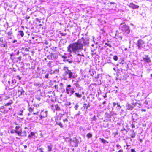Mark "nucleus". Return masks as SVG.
<instances>
[{
	"instance_id": "nucleus-1",
	"label": "nucleus",
	"mask_w": 152,
	"mask_h": 152,
	"mask_svg": "<svg viewBox=\"0 0 152 152\" xmlns=\"http://www.w3.org/2000/svg\"><path fill=\"white\" fill-rule=\"evenodd\" d=\"M88 43V40L82 38L76 42L70 44L67 48V51L70 53H73L76 54L83 49V46L87 45Z\"/></svg>"
},
{
	"instance_id": "nucleus-2",
	"label": "nucleus",
	"mask_w": 152,
	"mask_h": 152,
	"mask_svg": "<svg viewBox=\"0 0 152 152\" xmlns=\"http://www.w3.org/2000/svg\"><path fill=\"white\" fill-rule=\"evenodd\" d=\"M64 79L67 80H69L75 77L74 75L71 70H67L66 73H64Z\"/></svg>"
},
{
	"instance_id": "nucleus-3",
	"label": "nucleus",
	"mask_w": 152,
	"mask_h": 152,
	"mask_svg": "<svg viewBox=\"0 0 152 152\" xmlns=\"http://www.w3.org/2000/svg\"><path fill=\"white\" fill-rule=\"evenodd\" d=\"M120 28L121 29V30L127 34H129L130 32V30L129 26L126 25H123L121 24L120 25Z\"/></svg>"
},
{
	"instance_id": "nucleus-4",
	"label": "nucleus",
	"mask_w": 152,
	"mask_h": 152,
	"mask_svg": "<svg viewBox=\"0 0 152 152\" xmlns=\"http://www.w3.org/2000/svg\"><path fill=\"white\" fill-rule=\"evenodd\" d=\"M66 92L67 94H69L71 96L73 94L75 91L74 88H71V86L69 84L66 88Z\"/></svg>"
},
{
	"instance_id": "nucleus-5",
	"label": "nucleus",
	"mask_w": 152,
	"mask_h": 152,
	"mask_svg": "<svg viewBox=\"0 0 152 152\" xmlns=\"http://www.w3.org/2000/svg\"><path fill=\"white\" fill-rule=\"evenodd\" d=\"M137 44L139 49H141L143 48L145 46L144 42L141 40L138 41Z\"/></svg>"
},
{
	"instance_id": "nucleus-6",
	"label": "nucleus",
	"mask_w": 152,
	"mask_h": 152,
	"mask_svg": "<svg viewBox=\"0 0 152 152\" xmlns=\"http://www.w3.org/2000/svg\"><path fill=\"white\" fill-rule=\"evenodd\" d=\"M20 126H19L18 125L15 127V130L14 131L15 133H16L18 134L19 136H21V134H22V131H18V130L20 128Z\"/></svg>"
},
{
	"instance_id": "nucleus-7",
	"label": "nucleus",
	"mask_w": 152,
	"mask_h": 152,
	"mask_svg": "<svg viewBox=\"0 0 152 152\" xmlns=\"http://www.w3.org/2000/svg\"><path fill=\"white\" fill-rule=\"evenodd\" d=\"M128 6L129 7L132 8L133 9H135L139 8L138 6L135 5L133 3H130Z\"/></svg>"
},
{
	"instance_id": "nucleus-8",
	"label": "nucleus",
	"mask_w": 152,
	"mask_h": 152,
	"mask_svg": "<svg viewBox=\"0 0 152 152\" xmlns=\"http://www.w3.org/2000/svg\"><path fill=\"white\" fill-rule=\"evenodd\" d=\"M143 60L145 62L149 63L151 62V60L149 58L148 56H146L143 58Z\"/></svg>"
},
{
	"instance_id": "nucleus-9",
	"label": "nucleus",
	"mask_w": 152,
	"mask_h": 152,
	"mask_svg": "<svg viewBox=\"0 0 152 152\" xmlns=\"http://www.w3.org/2000/svg\"><path fill=\"white\" fill-rule=\"evenodd\" d=\"M4 107L1 106L0 108V112L3 113H7V111L4 110Z\"/></svg>"
},
{
	"instance_id": "nucleus-10",
	"label": "nucleus",
	"mask_w": 152,
	"mask_h": 152,
	"mask_svg": "<svg viewBox=\"0 0 152 152\" xmlns=\"http://www.w3.org/2000/svg\"><path fill=\"white\" fill-rule=\"evenodd\" d=\"M44 115H42V114H40V119H42V118H45L47 116V112L46 111H45L44 112Z\"/></svg>"
},
{
	"instance_id": "nucleus-11",
	"label": "nucleus",
	"mask_w": 152,
	"mask_h": 152,
	"mask_svg": "<svg viewBox=\"0 0 152 152\" xmlns=\"http://www.w3.org/2000/svg\"><path fill=\"white\" fill-rule=\"evenodd\" d=\"M126 107L127 109L129 110H132L133 107L129 104H127L126 105Z\"/></svg>"
},
{
	"instance_id": "nucleus-12",
	"label": "nucleus",
	"mask_w": 152,
	"mask_h": 152,
	"mask_svg": "<svg viewBox=\"0 0 152 152\" xmlns=\"http://www.w3.org/2000/svg\"><path fill=\"white\" fill-rule=\"evenodd\" d=\"M52 145L51 144L50 145H48L47 146L48 147V151L49 152L51 151L52 148Z\"/></svg>"
},
{
	"instance_id": "nucleus-13",
	"label": "nucleus",
	"mask_w": 152,
	"mask_h": 152,
	"mask_svg": "<svg viewBox=\"0 0 152 152\" xmlns=\"http://www.w3.org/2000/svg\"><path fill=\"white\" fill-rule=\"evenodd\" d=\"M35 134V133L33 132H31L30 134L28 136V138H32V136H34Z\"/></svg>"
},
{
	"instance_id": "nucleus-14",
	"label": "nucleus",
	"mask_w": 152,
	"mask_h": 152,
	"mask_svg": "<svg viewBox=\"0 0 152 152\" xmlns=\"http://www.w3.org/2000/svg\"><path fill=\"white\" fill-rule=\"evenodd\" d=\"M75 95L78 98H80L82 96V95L81 94H79L78 93H75Z\"/></svg>"
},
{
	"instance_id": "nucleus-15",
	"label": "nucleus",
	"mask_w": 152,
	"mask_h": 152,
	"mask_svg": "<svg viewBox=\"0 0 152 152\" xmlns=\"http://www.w3.org/2000/svg\"><path fill=\"white\" fill-rule=\"evenodd\" d=\"M23 133L24 134H23L22 135L21 134L20 136H22V137H26V136L27 134H26V131H23Z\"/></svg>"
},
{
	"instance_id": "nucleus-16",
	"label": "nucleus",
	"mask_w": 152,
	"mask_h": 152,
	"mask_svg": "<svg viewBox=\"0 0 152 152\" xmlns=\"http://www.w3.org/2000/svg\"><path fill=\"white\" fill-rule=\"evenodd\" d=\"M19 32L20 33V35L22 37L24 36V33L23 31H19Z\"/></svg>"
},
{
	"instance_id": "nucleus-17",
	"label": "nucleus",
	"mask_w": 152,
	"mask_h": 152,
	"mask_svg": "<svg viewBox=\"0 0 152 152\" xmlns=\"http://www.w3.org/2000/svg\"><path fill=\"white\" fill-rule=\"evenodd\" d=\"M51 56L52 58H56V55L55 54H51Z\"/></svg>"
},
{
	"instance_id": "nucleus-18",
	"label": "nucleus",
	"mask_w": 152,
	"mask_h": 152,
	"mask_svg": "<svg viewBox=\"0 0 152 152\" xmlns=\"http://www.w3.org/2000/svg\"><path fill=\"white\" fill-rule=\"evenodd\" d=\"M23 92H24L23 90V89H21V90H19L18 91V93L20 95H21L22 94Z\"/></svg>"
},
{
	"instance_id": "nucleus-19",
	"label": "nucleus",
	"mask_w": 152,
	"mask_h": 152,
	"mask_svg": "<svg viewBox=\"0 0 152 152\" xmlns=\"http://www.w3.org/2000/svg\"><path fill=\"white\" fill-rule=\"evenodd\" d=\"M92 135L90 133H88L87 135V137L88 138H91L92 137Z\"/></svg>"
},
{
	"instance_id": "nucleus-20",
	"label": "nucleus",
	"mask_w": 152,
	"mask_h": 152,
	"mask_svg": "<svg viewBox=\"0 0 152 152\" xmlns=\"http://www.w3.org/2000/svg\"><path fill=\"white\" fill-rule=\"evenodd\" d=\"M72 56V55L71 54L69 55V56H67L66 55H65V56H63V57H64V58H70Z\"/></svg>"
},
{
	"instance_id": "nucleus-21",
	"label": "nucleus",
	"mask_w": 152,
	"mask_h": 152,
	"mask_svg": "<svg viewBox=\"0 0 152 152\" xmlns=\"http://www.w3.org/2000/svg\"><path fill=\"white\" fill-rule=\"evenodd\" d=\"M12 103V101H10L8 103H6L5 104V106H9Z\"/></svg>"
},
{
	"instance_id": "nucleus-22",
	"label": "nucleus",
	"mask_w": 152,
	"mask_h": 152,
	"mask_svg": "<svg viewBox=\"0 0 152 152\" xmlns=\"http://www.w3.org/2000/svg\"><path fill=\"white\" fill-rule=\"evenodd\" d=\"M113 59L114 60H115V61H116L118 59V57L116 56H113Z\"/></svg>"
},
{
	"instance_id": "nucleus-23",
	"label": "nucleus",
	"mask_w": 152,
	"mask_h": 152,
	"mask_svg": "<svg viewBox=\"0 0 152 152\" xmlns=\"http://www.w3.org/2000/svg\"><path fill=\"white\" fill-rule=\"evenodd\" d=\"M56 124L58 125H59L61 127V128H62L63 127V125L61 123H56Z\"/></svg>"
},
{
	"instance_id": "nucleus-24",
	"label": "nucleus",
	"mask_w": 152,
	"mask_h": 152,
	"mask_svg": "<svg viewBox=\"0 0 152 152\" xmlns=\"http://www.w3.org/2000/svg\"><path fill=\"white\" fill-rule=\"evenodd\" d=\"M7 35L9 37H10L12 34V33L11 31L8 32L7 33Z\"/></svg>"
},
{
	"instance_id": "nucleus-25",
	"label": "nucleus",
	"mask_w": 152,
	"mask_h": 152,
	"mask_svg": "<svg viewBox=\"0 0 152 152\" xmlns=\"http://www.w3.org/2000/svg\"><path fill=\"white\" fill-rule=\"evenodd\" d=\"M63 69L65 71L64 73H66L67 70H69L68 69V68L67 67H64Z\"/></svg>"
},
{
	"instance_id": "nucleus-26",
	"label": "nucleus",
	"mask_w": 152,
	"mask_h": 152,
	"mask_svg": "<svg viewBox=\"0 0 152 152\" xmlns=\"http://www.w3.org/2000/svg\"><path fill=\"white\" fill-rule=\"evenodd\" d=\"M78 107V105L77 104H76V105L75 106V109L76 110H77Z\"/></svg>"
},
{
	"instance_id": "nucleus-27",
	"label": "nucleus",
	"mask_w": 152,
	"mask_h": 152,
	"mask_svg": "<svg viewBox=\"0 0 152 152\" xmlns=\"http://www.w3.org/2000/svg\"><path fill=\"white\" fill-rule=\"evenodd\" d=\"M101 141L103 143H105L106 142V141L104 139H101Z\"/></svg>"
},
{
	"instance_id": "nucleus-28",
	"label": "nucleus",
	"mask_w": 152,
	"mask_h": 152,
	"mask_svg": "<svg viewBox=\"0 0 152 152\" xmlns=\"http://www.w3.org/2000/svg\"><path fill=\"white\" fill-rule=\"evenodd\" d=\"M23 112V111H20V112L18 113V115H22Z\"/></svg>"
},
{
	"instance_id": "nucleus-29",
	"label": "nucleus",
	"mask_w": 152,
	"mask_h": 152,
	"mask_svg": "<svg viewBox=\"0 0 152 152\" xmlns=\"http://www.w3.org/2000/svg\"><path fill=\"white\" fill-rule=\"evenodd\" d=\"M4 41V39L3 37H1L0 38V42H3Z\"/></svg>"
},
{
	"instance_id": "nucleus-30",
	"label": "nucleus",
	"mask_w": 152,
	"mask_h": 152,
	"mask_svg": "<svg viewBox=\"0 0 152 152\" xmlns=\"http://www.w3.org/2000/svg\"><path fill=\"white\" fill-rule=\"evenodd\" d=\"M116 147L118 148V149L120 148H121V146L119 144L116 145Z\"/></svg>"
},
{
	"instance_id": "nucleus-31",
	"label": "nucleus",
	"mask_w": 152,
	"mask_h": 152,
	"mask_svg": "<svg viewBox=\"0 0 152 152\" xmlns=\"http://www.w3.org/2000/svg\"><path fill=\"white\" fill-rule=\"evenodd\" d=\"M75 86H76V87L79 88V87H80L79 85L77 83H76L75 84Z\"/></svg>"
},
{
	"instance_id": "nucleus-32",
	"label": "nucleus",
	"mask_w": 152,
	"mask_h": 152,
	"mask_svg": "<svg viewBox=\"0 0 152 152\" xmlns=\"http://www.w3.org/2000/svg\"><path fill=\"white\" fill-rule=\"evenodd\" d=\"M7 45L6 44H2L1 46H2L3 47H6L7 46Z\"/></svg>"
},
{
	"instance_id": "nucleus-33",
	"label": "nucleus",
	"mask_w": 152,
	"mask_h": 152,
	"mask_svg": "<svg viewBox=\"0 0 152 152\" xmlns=\"http://www.w3.org/2000/svg\"><path fill=\"white\" fill-rule=\"evenodd\" d=\"M29 110V111L30 112H31L32 111H33V109L31 108V107H30L29 108V109H28Z\"/></svg>"
},
{
	"instance_id": "nucleus-34",
	"label": "nucleus",
	"mask_w": 152,
	"mask_h": 152,
	"mask_svg": "<svg viewBox=\"0 0 152 152\" xmlns=\"http://www.w3.org/2000/svg\"><path fill=\"white\" fill-rule=\"evenodd\" d=\"M49 75V74H47L45 76V77L46 78H48V76Z\"/></svg>"
},
{
	"instance_id": "nucleus-35",
	"label": "nucleus",
	"mask_w": 152,
	"mask_h": 152,
	"mask_svg": "<svg viewBox=\"0 0 152 152\" xmlns=\"http://www.w3.org/2000/svg\"><path fill=\"white\" fill-rule=\"evenodd\" d=\"M11 109V108H9L8 109H6V108H4V110H6V111H7V112L8 111V110H10V109Z\"/></svg>"
},
{
	"instance_id": "nucleus-36",
	"label": "nucleus",
	"mask_w": 152,
	"mask_h": 152,
	"mask_svg": "<svg viewBox=\"0 0 152 152\" xmlns=\"http://www.w3.org/2000/svg\"><path fill=\"white\" fill-rule=\"evenodd\" d=\"M131 152H136V151L135 150L133 149H131Z\"/></svg>"
},
{
	"instance_id": "nucleus-37",
	"label": "nucleus",
	"mask_w": 152,
	"mask_h": 152,
	"mask_svg": "<svg viewBox=\"0 0 152 152\" xmlns=\"http://www.w3.org/2000/svg\"><path fill=\"white\" fill-rule=\"evenodd\" d=\"M117 107H119V109H120L121 108V107L120 106V105L118 104V103H117Z\"/></svg>"
},
{
	"instance_id": "nucleus-38",
	"label": "nucleus",
	"mask_w": 152,
	"mask_h": 152,
	"mask_svg": "<svg viewBox=\"0 0 152 152\" xmlns=\"http://www.w3.org/2000/svg\"><path fill=\"white\" fill-rule=\"evenodd\" d=\"M63 121L64 122H67L68 120L67 119H65L63 120Z\"/></svg>"
},
{
	"instance_id": "nucleus-39",
	"label": "nucleus",
	"mask_w": 152,
	"mask_h": 152,
	"mask_svg": "<svg viewBox=\"0 0 152 152\" xmlns=\"http://www.w3.org/2000/svg\"><path fill=\"white\" fill-rule=\"evenodd\" d=\"M116 104H117V103H116L115 102H113V106L114 107H115V105H116Z\"/></svg>"
},
{
	"instance_id": "nucleus-40",
	"label": "nucleus",
	"mask_w": 152,
	"mask_h": 152,
	"mask_svg": "<svg viewBox=\"0 0 152 152\" xmlns=\"http://www.w3.org/2000/svg\"><path fill=\"white\" fill-rule=\"evenodd\" d=\"M44 112H43V110H42L41 114H42V115H44Z\"/></svg>"
},
{
	"instance_id": "nucleus-41",
	"label": "nucleus",
	"mask_w": 152,
	"mask_h": 152,
	"mask_svg": "<svg viewBox=\"0 0 152 152\" xmlns=\"http://www.w3.org/2000/svg\"><path fill=\"white\" fill-rule=\"evenodd\" d=\"M30 18V17L29 16H27L26 17L25 19H29Z\"/></svg>"
},
{
	"instance_id": "nucleus-42",
	"label": "nucleus",
	"mask_w": 152,
	"mask_h": 152,
	"mask_svg": "<svg viewBox=\"0 0 152 152\" xmlns=\"http://www.w3.org/2000/svg\"><path fill=\"white\" fill-rule=\"evenodd\" d=\"M145 103L147 104H148V101L146 100L145 102Z\"/></svg>"
},
{
	"instance_id": "nucleus-43",
	"label": "nucleus",
	"mask_w": 152,
	"mask_h": 152,
	"mask_svg": "<svg viewBox=\"0 0 152 152\" xmlns=\"http://www.w3.org/2000/svg\"><path fill=\"white\" fill-rule=\"evenodd\" d=\"M39 113V112L38 111L37 112H36V113H34L33 114H36V115H37L38 114V113Z\"/></svg>"
},
{
	"instance_id": "nucleus-44",
	"label": "nucleus",
	"mask_w": 152,
	"mask_h": 152,
	"mask_svg": "<svg viewBox=\"0 0 152 152\" xmlns=\"http://www.w3.org/2000/svg\"><path fill=\"white\" fill-rule=\"evenodd\" d=\"M56 106H57V107H56V109L57 110H59V107H58V106H57V105H56Z\"/></svg>"
},
{
	"instance_id": "nucleus-45",
	"label": "nucleus",
	"mask_w": 152,
	"mask_h": 152,
	"mask_svg": "<svg viewBox=\"0 0 152 152\" xmlns=\"http://www.w3.org/2000/svg\"><path fill=\"white\" fill-rule=\"evenodd\" d=\"M14 131H15V130H12V131H11V133H15Z\"/></svg>"
},
{
	"instance_id": "nucleus-46",
	"label": "nucleus",
	"mask_w": 152,
	"mask_h": 152,
	"mask_svg": "<svg viewBox=\"0 0 152 152\" xmlns=\"http://www.w3.org/2000/svg\"><path fill=\"white\" fill-rule=\"evenodd\" d=\"M17 42V40H14L13 41V43H14L15 42Z\"/></svg>"
},
{
	"instance_id": "nucleus-47",
	"label": "nucleus",
	"mask_w": 152,
	"mask_h": 152,
	"mask_svg": "<svg viewBox=\"0 0 152 152\" xmlns=\"http://www.w3.org/2000/svg\"><path fill=\"white\" fill-rule=\"evenodd\" d=\"M118 152H123V151L121 149H120L118 151Z\"/></svg>"
},
{
	"instance_id": "nucleus-48",
	"label": "nucleus",
	"mask_w": 152,
	"mask_h": 152,
	"mask_svg": "<svg viewBox=\"0 0 152 152\" xmlns=\"http://www.w3.org/2000/svg\"><path fill=\"white\" fill-rule=\"evenodd\" d=\"M141 111H144V112H145L146 111V110L145 109H142L141 110Z\"/></svg>"
},
{
	"instance_id": "nucleus-49",
	"label": "nucleus",
	"mask_w": 152,
	"mask_h": 152,
	"mask_svg": "<svg viewBox=\"0 0 152 152\" xmlns=\"http://www.w3.org/2000/svg\"><path fill=\"white\" fill-rule=\"evenodd\" d=\"M77 143H76V144H75V147H77Z\"/></svg>"
},
{
	"instance_id": "nucleus-50",
	"label": "nucleus",
	"mask_w": 152,
	"mask_h": 152,
	"mask_svg": "<svg viewBox=\"0 0 152 152\" xmlns=\"http://www.w3.org/2000/svg\"><path fill=\"white\" fill-rule=\"evenodd\" d=\"M127 50V49L126 48H125L124 50L126 51Z\"/></svg>"
},
{
	"instance_id": "nucleus-51",
	"label": "nucleus",
	"mask_w": 152,
	"mask_h": 152,
	"mask_svg": "<svg viewBox=\"0 0 152 152\" xmlns=\"http://www.w3.org/2000/svg\"><path fill=\"white\" fill-rule=\"evenodd\" d=\"M57 86H56V85L55 86V88H56V87H57Z\"/></svg>"
},
{
	"instance_id": "nucleus-52",
	"label": "nucleus",
	"mask_w": 152,
	"mask_h": 152,
	"mask_svg": "<svg viewBox=\"0 0 152 152\" xmlns=\"http://www.w3.org/2000/svg\"><path fill=\"white\" fill-rule=\"evenodd\" d=\"M115 69H115V68H114L113 69L114 70H115Z\"/></svg>"
},
{
	"instance_id": "nucleus-53",
	"label": "nucleus",
	"mask_w": 152,
	"mask_h": 152,
	"mask_svg": "<svg viewBox=\"0 0 152 152\" xmlns=\"http://www.w3.org/2000/svg\"><path fill=\"white\" fill-rule=\"evenodd\" d=\"M37 119L38 118V117H36Z\"/></svg>"
},
{
	"instance_id": "nucleus-54",
	"label": "nucleus",
	"mask_w": 152,
	"mask_h": 152,
	"mask_svg": "<svg viewBox=\"0 0 152 152\" xmlns=\"http://www.w3.org/2000/svg\"><path fill=\"white\" fill-rule=\"evenodd\" d=\"M78 55H80H80H80V54H78Z\"/></svg>"
},
{
	"instance_id": "nucleus-55",
	"label": "nucleus",
	"mask_w": 152,
	"mask_h": 152,
	"mask_svg": "<svg viewBox=\"0 0 152 152\" xmlns=\"http://www.w3.org/2000/svg\"><path fill=\"white\" fill-rule=\"evenodd\" d=\"M132 137H133H133H134V136H132Z\"/></svg>"
},
{
	"instance_id": "nucleus-56",
	"label": "nucleus",
	"mask_w": 152,
	"mask_h": 152,
	"mask_svg": "<svg viewBox=\"0 0 152 152\" xmlns=\"http://www.w3.org/2000/svg\"><path fill=\"white\" fill-rule=\"evenodd\" d=\"M88 108V106H87V107H86V108L87 109V108Z\"/></svg>"
},
{
	"instance_id": "nucleus-57",
	"label": "nucleus",
	"mask_w": 152,
	"mask_h": 152,
	"mask_svg": "<svg viewBox=\"0 0 152 152\" xmlns=\"http://www.w3.org/2000/svg\"><path fill=\"white\" fill-rule=\"evenodd\" d=\"M52 107H53V105H52Z\"/></svg>"
},
{
	"instance_id": "nucleus-58",
	"label": "nucleus",
	"mask_w": 152,
	"mask_h": 152,
	"mask_svg": "<svg viewBox=\"0 0 152 152\" xmlns=\"http://www.w3.org/2000/svg\"><path fill=\"white\" fill-rule=\"evenodd\" d=\"M34 37H32V39H34Z\"/></svg>"
},
{
	"instance_id": "nucleus-59",
	"label": "nucleus",
	"mask_w": 152,
	"mask_h": 152,
	"mask_svg": "<svg viewBox=\"0 0 152 152\" xmlns=\"http://www.w3.org/2000/svg\"><path fill=\"white\" fill-rule=\"evenodd\" d=\"M27 129V127H26L25 128V129Z\"/></svg>"
},
{
	"instance_id": "nucleus-60",
	"label": "nucleus",
	"mask_w": 152,
	"mask_h": 152,
	"mask_svg": "<svg viewBox=\"0 0 152 152\" xmlns=\"http://www.w3.org/2000/svg\"><path fill=\"white\" fill-rule=\"evenodd\" d=\"M12 56V54H11V56Z\"/></svg>"
},
{
	"instance_id": "nucleus-61",
	"label": "nucleus",
	"mask_w": 152,
	"mask_h": 152,
	"mask_svg": "<svg viewBox=\"0 0 152 152\" xmlns=\"http://www.w3.org/2000/svg\"><path fill=\"white\" fill-rule=\"evenodd\" d=\"M105 97H106V96H104V98H105Z\"/></svg>"
},
{
	"instance_id": "nucleus-62",
	"label": "nucleus",
	"mask_w": 152,
	"mask_h": 152,
	"mask_svg": "<svg viewBox=\"0 0 152 152\" xmlns=\"http://www.w3.org/2000/svg\"><path fill=\"white\" fill-rule=\"evenodd\" d=\"M105 97H106V96H104V98H105Z\"/></svg>"
},
{
	"instance_id": "nucleus-63",
	"label": "nucleus",
	"mask_w": 152,
	"mask_h": 152,
	"mask_svg": "<svg viewBox=\"0 0 152 152\" xmlns=\"http://www.w3.org/2000/svg\"><path fill=\"white\" fill-rule=\"evenodd\" d=\"M105 97H106V96H104V98H105Z\"/></svg>"
},
{
	"instance_id": "nucleus-64",
	"label": "nucleus",
	"mask_w": 152,
	"mask_h": 152,
	"mask_svg": "<svg viewBox=\"0 0 152 152\" xmlns=\"http://www.w3.org/2000/svg\"><path fill=\"white\" fill-rule=\"evenodd\" d=\"M9 38L11 39L12 38H11V37H10V38Z\"/></svg>"
}]
</instances>
